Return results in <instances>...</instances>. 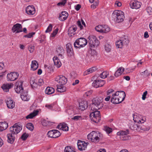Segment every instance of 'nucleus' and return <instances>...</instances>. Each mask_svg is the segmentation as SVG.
Returning <instances> with one entry per match:
<instances>
[{
	"mask_svg": "<svg viewBox=\"0 0 152 152\" xmlns=\"http://www.w3.org/2000/svg\"><path fill=\"white\" fill-rule=\"evenodd\" d=\"M102 33H107L110 31V28L107 25H102Z\"/></svg>",
	"mask_w": 152,
	"mask_h": 152,
	"instance_id": "36",
	"label": "nucleus"
},
{
	"mask_svg": "<svg viewBox=\"0 0 152 152\" xmlns=\"http://www.w3.org/2000/svg\"><path fill=\"white\" fill-rule=\"evenodd\" d=\"M68 15V14L66 12H62L59 15V19L61 21H64L66 19Z\"/></svg>",
	"mask_w": 152,
	"mask_h": 152,
	"instance_id": "24",
	"label": "nucleus"
},
{
	"mask_svg": "<svg viewBox=\"0 0 152 152\" xmlns=\"http://www.w3.org/2000/svg\"><path fill=\"white\" fill-rule=\"evenodd\" d=\"M54 65L57 67H60L61 65V64L60 60L56 56H55L53 58Z\"/></svg>",
	"mask_w": 152,
	"mask_h": 152,
	"instance_id": "25",
	"label": "nucleus"
},
{
	"mask_svg": "<svg viewBox=\"0 0 152 152\" xmlns=\"http://www.w3.org/2000/svg\"><path fill=\"white\" fill-rule=\"evenodd\" d=\"M129 128L133 130H143L142 128L141 125H138L137 124H135L133 122H131L129 123Z\"/></svg>",
	"mask_w": 152,
	"mask_h": 152,
	"instance_id": "10",
	"label": "nucleus"
},
{
	"mask_svg": "<svg viewBox=\"0 0 152 152\" xmlns=\"http://www.w3.org/2000/svg\"><path fill=\"white\" fill-rule=\"evenodd\" d=\"M54 92V89L51 87H47L45 91V93L47 94H53Z\"/></svg>",
	"mask_w": 152,
	"mask_h": 152,
	"instance_id": "32",
	"label": "nucleus"
},
{
	"mask_svg": "<svg viewBox=\"0 0 152 152\" xmlns=\"http://www.w3.org/2000/svg\"><path fill=\"white\" fill-rule=\"evenodd\" d=\"M56 53L57 55L61 58L63 59L64 58V50L61 46H59L57 48Z\"/></svg>",
	"mask_w": 152,
	"mask_h": 152,
	"instance_id": "12",
	"label": "nucleus"
},
{
	"mask_svg": "<svg viewBox=\"0 0 152 152\" xmlns=\"http://www.w3.org/2000/svg\"><path fill=\"white\" fill-rule=\"evenodd\" d=\"M146 11L149 15L152 14V8L151 7H148L146 8Z\"/></svg>",
	"mask_w": 152,
	"mask_h": 152,
	"instance_id": "52",
	"label": "nucleus"
},
{
	"mask_svg": "<svg viewBox=\"0 0 152 152\" xmlns=\"http://www.w3.org/2000/svg\"><path fill=\"white\" fill-rule=\"evenodd\" d=\"M102 25H98L96 26L95 27L96 30L98 32L102 33Z\"/></svg>",
	"mask_w": 152,
	"mask_h": 152,
	"instance_id": "51",
	"label": "nucleus"
},
{
	"mask_svg": "<svg viewBox=\"0 0 152 152\" xmlns=\"http://www.w3.org/2000/svg\"><path fill=\"white\" fill-rule=\"evenodd\" d=\"M12 86L13 85L11 84L5 83L2 86L1 88L4 91L7 92L9 91V89L12 87Z\"/></svg>",
	"mask_w": 152,
	"mask_h": 152,
	"instance_id": "23",
	"label": "nucleus"
},
{
	"mask_svg": "<svg viewBox=\"0 0 152 152\" xmlns=\"http://www.w3.org/2000/svg\"><path fill=\"white\" fill-rule=\"evenodd\" d=\"M101 134L97 131H93L87 135L88 140L94 142H98L100 140Z\"/></svg>",
	"mask_w": 152,
	"mask_h": 152,
	"instance_id": "2",
	"label": "nucleus"
},
{
	"mask_svg": "<svg viewBox=\"0 0 152 152\" xmlns=\"http://www.w3.org/2000/svg\"><path fill=\"white\" fill-rule=\"evenodd\" d=\"M30 83L31 87L33 89L37 88V83L35 80H31L30 81Z\"/></svg>",
	"mask_w": 152,
	"mask_h": 152,
	"instance_id": "40",
	"label": "nucleus"
},
{
	"mask_svg": "<svg viewBox=\"0 0 152 152\" xmlns=\"http://www.w3.org/2000/svg\"><path fill=\"white\" fill-rule=\"evenodd\" d=\"M26 127L31 131H32L34 129V126L31 123H28L26 125Z\"/></svg>",
	"mask_w": 152,
	"mask_h": 152,
	"instance_id": "48",
	"label": "nucleus"
},
{
	"mask_svg": "<svg viewBox=\"0 0 152 152\" xmlns=\"http://www.w3.org/2000/svg\"><path fill=\"white\" fill-rule=\"evenodd\" d=\"M54 130H55V129L52 130L48 132L47 133V135L48 137L53 138L54 132Z\"/></svg>",
	"mask_w": 152,
	"mask_h": 152,
	"instance_id": "46",
	"label": "nucleus"
},
{
	"mask_svg": "<svg viewBox=\"0 0 152 152\" xmlns=\"http://www.w3.org/2000/svg\"><path fill=\"white\" fill-rule=\"evenodd\" d=\"M28 136V134L26 133H23L21 137V139L23 140H26Z\"/></svg>",
	"mask_w": 152,
	"mask_h": 152,
	"instance_id": "49",
	"label": "nucleus"
},
{
	"mask_svg": "<svg viewBox=\"0 0 152 152\" xmlns=\"http://www.w3.org/2000/svg\"><path fill=\"white\" fill-rule=\"evenodd\" d=\"M111 46L108 45H106L105 47V50L107 52H109L111 50Z\"/></svg>",
	"mask_w": 152,
	"mask_h": 152,
	"instance_id": "60",
	"label": "nucleus"
},
{
	"mask_svg": "<svg viewBox=\"0 0 152 152\" xmlns=\"http://www.w3.org/2000/svg\"><path fill=\"white\" fill-rule=\"evenodd\" d=\"M96 67H92L91 68L87 70L85 72V73L86 75H87L96 71Z\"/></svg>",
	"mask_w": 152,
	"mask_h": 152,
	"instance_id": "38",
	"label": "nucleus"
},
{
	"mask_svg": "<svg viewBox=\"0 0 152 152\" xmlns=\"http://www.w3.org/2000/svg\"><path fill=\"white\" fill-rule=\"evenodd\" d=\"M38 67V65L36 61H33L31 62V69L34 71L37 69Z\"/></svg>",
	"mask_w": 152,
	"mask_h": 152,
	"instance_id": "30",
	"label": "nucleus"
},
{
	"mask_svg": "<svg viewBox=\"0 0 152 152\" xmlns=\"http://www.w3.org/2000/svg\"><path fill=\"white\" fill-rule=\"evenodd\" d=\"M87 40L84 38L81 37L76 40L74 45L76 48H80L84 47L87 43Z\"/></svg>",
	"mask_w": 152,
	"mask_h": 152,
	"instance_id": "4",
	"label": "nucleus"
},
{
	"mask_svg": "<svg viewBox=\"0 0 152 152\" xmlns=\"http://www.w3.org/2000/svg\"><path fill=\"white\" fill-rule=\"evenodd\" d=\"M8 126L7 123L5 122L0 123V132L6 129Z\"/></svg>",
	"mask_w": 152,
	"mask_h": 152,
	"instance_id": "33",
	"label": "nucleus"
},
{
	"mask_svg": "<svg viewBox=\"0 0 152 152\" xmlns=\"http://www.w3.org/2000/svg\"><path fill=\"white\" fill-rule=\"evenodd\" d=\"M35 34V33L34 32L30 33L26 35H25L24 36V37L31 38Z\"/></svg>",
	"mask_w": 152,
	"mask_h": 152,
	"instance_id": "54",
	"label": "nucleus"
},
{
	"mask_svg": "<svg viewBox=\"0 0 152 152\" xmlns=\"http://www.w3.org/2000/svg\"><path fill=\"white\" fill-rule=\"evenodd\" d=\"M74 31L72 30V28L70 27L69 28L68 31V34L69 35H70V36H72V34H73V35L74 34Z\"/></svg>",
	"mask_w": 152,
	"mask_h": 152,
	"instance_id": "56",
	"label": "nucleus"
},
{
	"mask_svg": "<svg viewBox=\"0 0 152 152\" xmlns=\"http://www.w3.org/2000/svg\"><path fill=\"white\" fill-rule=\"evenodd\" d=\"M101 108V107L98 106L96 104H95L93 102L90 105V109L92 111V112L98 111L97 110Z\"/></svg>",
	"mask_w": 152,
	"mask_h": 152,
	"instance_id": "26",
	"label": "nucleus"
},
{
	"mask_svg": "<svg viewBox=\"0 0 152 152\" xmlns=\"http://www.w3.org/2000/svg\"><path fill=\"white\" fill-rule=\"evenodd\" d=\"M116 45L117 47L118 48H121L124 45L122 43L121 39L117 41L116 42Z\"/></svg>",
	"mask_w": 152,
	"mask_h": 152,
	"instance_id": "43",
	"label": "nucleus"
},
{
	"mask_svg": "<svg viewBox=\"0 0 152 152\" xmlns=\"http://www.w3.org/2000/svg\"><path fill=\"white\" fill-rule=\"evenodd\" d=\"M23 83V81H20L16 83L15 85V90L17 93H20L23 91V89L22 86Z\"/></svg>",
	"mask_w": 152,
	"mask_h": 152,
	"instance_id": "7",
	"label": "nucleus"
},
{
	"mask_svg": "<svg viewBox=\"0 0 152 152\" xmlns=\"http://www.w3.org/2000/svg\"><path fill=\"white\" fill-rule=\"evenodd\" d=\"M66 49L68 56L71 57L74 55V52L71 45L70 43H68L66 45Z\"/></svg>",
	"mask_w": 152,
	"mask_h": 152,
	"instance_id": "18",
	"label": "nucleus"
},
{
	"mask_svg": "<svg viewBox=\"0 0 152 152\" xmlns=\"http://www.w3.org/2000/svg\"><path fill=\"white\" fill-rule=\"evenodd\" d=\"M37 83L38 85L39 86H41L44 83L43 80L42 79H39L38 83Z\"/></svg>",
	"mask_w": 152,
	"mask_h": 152,
	"instance_id": "64",
	"label": "nucleus"
},
{
	"mask_svg": "<svg viewBox=\"0 0 152 152\" xmlns=\"http://www.w3.org/2000/svg\"><path fill=\"white\" fill-rule=\"evenodd\" d=\"M66 2V0H62L61 2L57 4L58 6H64Z\"/></svg>",
	"mask_w": 152,
	"mask_h": 152,
	"instance_id": "61",
	"label": "nucleus"
},
{
	"mask_svg": "<svg viewBox=\"0 0 152 152\" xmlns=\"http://www.w3.org/2000/svg\"><path fill=\"white\" fill-rule=\"evenodd\" d=\"M28 49L30 53H32L34 50V47L33 45H30L28 47Z\"/></svg>",
	"mask_w": 152,
	"mask_h": 152,
	"instance_id": "57",
	"label": "nucleus"
},
{
	"mask_svg": "<svg viewBox=\"0 0 152 152\" xmlns=\"http://www.w3.org/2000/svg\"><path fill=\"white\" fill-rule=\"evenodd\" d=\"M117 95L119 99V103L122 102L125 99L126 94L125 92L123 91H118Z\"/></svg>",
	"mask_w": 152,
	"mask_h": 152,
	"instance_id": "19",
	"label": "nucleus"
},
{
	"mask_svg": "<svg viewBox=\"0 0 152 152\" xmlns=\"http://www.w3.org/2000/svg\"><path fill=\"white\" fill-rule=\"evenodd\" d=\"M18 77V74L16 72H12L7 75V78L9 81H13L15 80Z\"/></svg>",
	"mask_w": 152,
	"mask_h": 152,
	"instance_id": "8",
	"label": "nucleus"
},
{
	"mask_svg": "<svg viewBox=\"0 0 152 152\" xmlns=\"http://www.w3.org/2000/svg\"><path fill=\"white\" fill-rule=\"evenodd\" d=\"M58 28H56L54 31H53V32L51 33V36L52 37H55L56 35L58 33Z\"/></svg>",
	"mask_w": 152,
	"mask_h": 152,
	"instance_id": "59",
	"label": "nucleus"
},
{
	"mask_svg": "<svg viewBox=\"0 0 152 152\" xmlns=\"http://www.w3.org/2000/svg\"><path fill=\"white\" fill-rule=\"evenodd\" d=\"M82 118L81 116L76 115L73 117L72 118V119L74 120L75 121L82 120Z\"/></svg>",
	"mask_w": 152,
	"mask_h": 152,
	"instance_id": "55",
	"label": "nucleus"
},
{
	"mask_svg": "<svg viewBox=\"0 0 152 152\" xmlns=\"http://www.w3.org/2000/svg\"><path fill=\"white\" fill-rule=\"evenodd\" d=\"M64 152H76L74 149L70 146H67L64 149Z\"/></svg>",
	"mask_w": 152,
	"mask_h": 152,
	"instance_id": "42",
	"label": "nucleus"
},
{
	"mask_svg": "<svg viewBox=\"0 0 152 152\" xmlns=\"http://www.w3.org/2000/svg\"><path fill=\"white\" fill-rule=\"evenodd\" d=\"M150 75V73L147 69L142 72H141L140 74V77L143 78H146L149 76Z\"/></svg>",
	"mask_w": 152,
	"mask_h": 152,
	"instance_id": "27",
	"label": "nucleus"
},
{
	"mask_svg": "<svg viewBox=\"0 0 152 152\" xmlns=\"http://www.w3.org/2000/svg\"><path fill=\"white\" fill-rule=\"evenodd\" d=\"M120 138L121 140H126L129 139V137L127 136V135L121 136V137H120Z\"/></svg>",
	"mask_w": 152,
	"mask_h": 152,
	"instance_id": "58",
	"label": "nucleus"
},
{
	"mask_svg": "<svg viewBox=\"0 0 152 152\" xmlns=\"http://www.w3.org/2000/svg\"><path fill=\"white\" fill-rule=\"evenodd\" d=\"M111 102L114 104H118L119 103V99L117 95V92L112 95L111 99Z\"/></svg>",
	"mask_w": 152,
	"mask_h": 152,
	"instance_id": "21",
	"label": "nucleus"
},
{
	"mask_svg": "<svg viewBox=\"0 0 152 152\" xmlns=\"http://www.w3.org/2000/svg\"><path fill=\"white\" fill-rule=\"evenodd\" d=\"M60 129L64 131H67L69 130V127L66 123H63L61 124V126Z\"/></svg>",
	"mask_w": 152,
	"mask_h": 152,
	"instance_id": "37",
	"label": "nucleus"
},
{
	"mask_svg": "<svg viewBox=\"0 0 152 152\" xmlns=\"http://www.w3.org/2000/svg\"><path fill=\"white\" fill-rule=\"evenodd\" d=\"M6 104L8 108L12 109L15 106V103L10 99L8 98L6 102Z\"/></svg>",
	"mask_w": 152,
	"mask_h": 152,
	"instance_id": "22",
	"label": "nucleus"
},
{
	"mask_svg": "<svg viewBox=\"0 0 152 152\" xmlns=\"http://www.w3.org/2000/svg\"><path fill=\"white\" fill-rule=\"evenodd\" d=\"M53 106L54 104H46L45 105V107L49 109H52Z\"/></svg>",
	"mask_w": 152,
	"mask_h": 152,
	"instance_id": "62",
	"label": "nucleus"
},
{
	"mask_svg": "<svg viewBox=\"0 0 152 152\" xmlns=\"http://www.w3.org/2000/svg\"><path fill=\"white\" fill-rule=\"evenodd\" d=\"M108 72L106 71H104L100 74L99 76L101 78L104 79L107 77V76L108 75Z\"/></svg>",
	"mask_w": 152,
	"mask_h": 152,
	"instance_id": "44",
	"label": "nucleus"
},
{
	"mask_svg": "<svg viewBox=\"0 0 152 152\" xmlns=\"http://www.w3.org/2000/svg\"><path fill=\"white\" fill-rule=\"evenodd\" d=\"M88 43L90 47L92 48H94L98 46L99 42L97 39L96 37L94 35H91L88 37Z\"/></svg>",
	"mask_w": 152,
	"mask_h": 152,
	"instance_id": "5",
	"label": "nucleus"
},
{
	"mask_svg": "<svg viewBox=\"0 0 152 152\" xmlns=\"http://www.w3.org/2000/svg\"><path fill=\"white\" fill-rule=\"evenodd\" d=\"M87 145L86 143L84 141H82L80 140L78 141L77 145L78 149L80 151L85 150L87 148Z\"/></svg>",
	"mask_w": 152,
	"mask_h": 152,
	"instance_id": "14",
	"label": "nucleus"
},
{
	"mask_svg": "<svg viewBox=\"0 0 152 152\" xmlns=\"http://www.w3.org/2000/svg\"><path fill=\"white\" fill-rule=\"evenodd\" d=\"M42 125L45 126H50L53 124L54 123L53 122L48 121L46 120H43L42 122Z\"/></svg>",
	"mask_w": 152,
	"mask_h": 152,
	"instance_id": "39",
	"label": "nucleus"
},
{
	"mask_svg": "<svg viewBox=\"0 0 152 152\" xmlns=\"http://www.w3.org/2000/svg\"><path fill=\"white\" fill-rule=\"evenodd\" d=\"M131 7L132 9H138L141 6L140 3L137 0L132 1L130 3Z\"/></svg>",
	"mask_w": 152,
	"mask_h": 152,
	"instance_id": "17",
	"label": "nucleus"
},
{
	"mask_svg": "<svg viewBox=\"0 0 152 152\" xmlns=\"http://www.w3.org/2000/svg\"><path fill=\"white\" fill-rule=\"evenodd\" d=\"M22 126L20 125L19 126L17 124H15L13 126L10 128V133L7 135L8 142L12 144L15 139V135L18 133L22 130Z\"/></svg>",
	"mask_w": 152,
	"mask_h": 152,
	"instance_id": "1",
	"label": "nucleus"
},
{
	"mask_svg": "<svg viewBox=\"0 0 152 152\" xmlns=\"http://www.w3.org/2000/svg\"><path fill=\"white\" fill-rule=\"evenodd\" d=\"M88 106V102L86 101H81L79 102V109L81 110H84Z\"/></svg>",
	"mask_w": 152,
	"mask_h": 152,
	"instance_id": "16",
	"label": "nucleus"
},
{
	"mask_svg": "<svg viewBox=\"0 0 152 152\" xmlns=\"http://www.w3.org/2000/svg\"><path fill=\"white\" fill-rule=\"evenodd\" d=\"M135 121L136 122H137L138 123H143L145 121L146 119L145 118L143 117L142 119H139L135 120Z\"/></svg>",
	"mask_w": 152,
	"mask_h": 152,
	"instance_id": "50",
	"label": "nucleus"
},
{
	"mask_svg": "<svg viewBox=\"0 0 152 152\" xmlns=\"http://www.w3.org/2000/svg\"><path fill=\"white\" fill-rule=\"evenodd\" d=\"M91 121L95 123H98L101 120L100 113L99 111L92 112L89 115Z\"/></svg>",
	"mask_w": 152,
	"mask_h": 152,
	"instance_id": "6",
	"label": "nucleus"
},
{
	"mask_svg": "<svg viewBox=\"0 0 152 152\" xmlns=\"http://www.w3.org/2000/svg\"><path fill=\"white\" fill-rule=\"evenodd\" d=\"M121 40L124 45H127L129 42V40L127 37L122 38Z\"/></svg>",
	"mask_w": 152,
	"mask_h": 152,
	"instance_id": "41",
	"label": "nucleus"
},
{
	"mask_svg": "<svg viewBox=\"0 0 152 152\" xmlns=\"http://www.w3.org/2000/svg\"><path fill=\"white\" fill-rule=\"evenodd\" d=\"M77 24L78 26L80 27V30L83 28V26L82 25L81 22L80 20H78L77 21Z\"/></svg>",
	"mask_w": 152,
	"mask_h": 152,
	"instance_id": "63",
	"label": "nucleus"
},
{
	"mask_svg": "<svg viewBox=\"0 0 152 152\" xmlns=\"http://www.w3.org/2000/svg\"><path fill=\"white\" fill-rule=\"evenodd\" d=\"M56 80L59 83V84L64 85L66 83L67 79L65 77L60 75L56 77Z\"/></svg>",
	"mask_w": 152,
	"mask_h": 152,
	"instance_id": "11",
	"label": "nucleus"
},
{
	"mask_svg": "<svg viewBox=\"0 0 152 152\" xmlns=\"http://www.w3.org/2000/svg\"><path fill=\"white\" fill-rule=\"evenodd\" d=\"M26 13L28 15H31L35 13L34 7L32 5L28 6L26 9Z\"/></svg>",
	"mask_w": 152,
	"mask_h": 152,
	"instance_id": "20",
	"label": "nucleus"
},
{
	"mask_svg": "<svg viewBox=\"0 0 152 152\" xmlns=\"http://www.w3.org/2000/svg\"><path fill=\"white\" fill-rule=\"evenodd\" d=\"M21 97L22 100L24 101H28L29 99V96L27 92L21 93Z\"/></svg>",
	"mask_w": 152,
	"mask_h": 152,
	"instance_id": "29",
	"label": "nucleus"
},
{
	"mask_svg": "<svg viewBox=\"0 0 152 152\" xmlns=\"http://www.w3.org/2000/svg\"><path fill=\"white\" fill-rule=\"evenodd\" d=\"M129 133V131L128 129H127L126 131H121L118 132L117 134L118 135L121 136H123L124 135H127Z\"/></svg>",
	"mask_w": 152,
	"mask_h": 152,
	"instance_id": "34",
	"label": "nucleus"
},
{
	"mask_svg": "<svg viewBox=\"0 0 152 152\" xmlns=\"http://www.w3.org/2000/svg\"><path fill=\"white\" fill-rule=\"evenodd\" d=\"M38 112V111L37 110L34 111L32 113H31L27 115L26 117V118L27 119L32 118L37 115Z\"/></svg>",
	"mask_w": 152,
	"mask_h": 152,
	"instance_id": "35",
	"label": "nucleus"
},
{
	"mask_svg": "<svg viewBox=\"0 0 152 152\" xmlns=\"http://www.w3.org/2000/svg\"><path fill=\"white\" fill-rule=\"evenodd\" d=\"M22 26L21 24L17 23L13 26L12 30L13 32H16V33H18L22 31Z\"/></svg>",
	"mask_w": 152,
	"mask_h": 152,
	"instance_id": "15",
	"label": "nucleus"
},
{
	"mask_svg": "<svg viewBox=\"0 0 152 152\" xmlns=\"http://www.w3.org/2000/svg\"><path fill=\"white\" fill-rule=\"evenodd\" d=\"M57 91L58 92H63L66 91V88L63 86V85L57 84Z\"/></svg>",
	"mask_w": 152,
	"mask_h": 152,
	"instance_id": "31",
	"label": "nucleus"
},
{
	"mask_svg": "<svg viewBox=\"0 0 152 152\" xmlns=\"http://www.w3.org/2000/svg\"><path fill=\"white\" fill-rule=\"evenodd\" d=\"M124 68L123 67H120L115 72L114 74V75L116 77H118L123 72L124 70Z\"/></svg>",
	"mask_w": 152,
	"mask_h": 152,
	"instance_id": "28",
	"label": "nucleus"
},
{
	"mask_svg": "<svg viewBox=\"0 0 152 152\" xmlns=\"http://www.w3.org/2000/svg\"><path fill=\"white\" fill-rule=\"evenodd\" d=\"M104 130L107 134H110L112 132V129L107 126H104Z\"/></svg>",
	"mask_w": 152,
	"mask_h": 152,
	"instance_id": "47",
	"label": "nucleus"
},
{
	"mask_svg": "<svg viewBox=\"0 0 152 152\" xmlns=\"http://www.w3.org/2000/svg\"><path fill=\"white\" fill-rule=\"evenodd\" d=\"M54 131V132L53 138H56L58 137L61 135V134L56 129H55Z\"/></svg>",
	"mask_w": 152,
	"mask_h": 152,
	"instance_id": "45",
	"label": "nucleus"
},
{
	"mask_svg": "<svg viewBox=\"0 0 152 152\" xmlns=\"http://www.w3.org/2000/svg\"><path fill=\"white\" fill-rule=\"evenodd\" d=\"M113 18L115 19L117 23H119L123 21L125 18L124 13L122 11L115 10L114 11L112 14Z\"/></svg>",
	"mask_w": 152,
	"mask_h": 152,
	"instance_id": "3",
	"label": "nucleus"
},
{
	"mask_svg": "<svg viewBox=\"0 0 152 152\" xmlns=\"http://www.w3.org/2000/svg\"><path fill=\"white\" fill-rule=\"evenodd\" d=\"M105 83V81L102 80H94L92 83V86L96 88L102 86Z\"/></svg>",
	"mask_w": 152,
	"mask_h": 152,
	"instance_id": "9",
	"label": "nucleus"
},
{
	"mask_svg": "<svg viewBox=\"0 0 152 152\" xmlns=\"http://www.w3.org/2000/svg\"><path fill=\"white\" fill-rule=\"evenodd\" d=\"M102 101L103 98L101 97H99L94 98L92 100V102L102 108L103 106Z\"/></svg>",
	"mask_w": 152,
	"mask_h": 152,
	"instance_id": "13",
	"label": "nucleus"
},
{
	"mask_svg": "<svg viewBox=\"0 0 152 152\" xmlns=\"http://www.w3.org/2000/svg\"><path fill=\"white\" fill-rule=\"evenodd\" d=\"M53 28L52 25L51 24H50L45 31L46 33H48L51 31Z\"/></svg>",
	"mask_w": 152,
	"mask_h": 152,
	"instance_id": "53",
	"label": "nucleus"
}]
</instances>
